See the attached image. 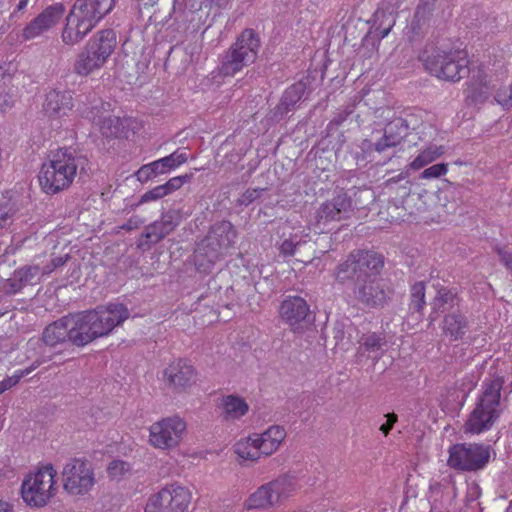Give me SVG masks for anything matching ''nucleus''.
<instances>
[{"instance_id": "1", "label": "nucleus", "mask_w": 512, "mask_h": 512, "mask_svg": "<svg viewBox=\"0 0 512 512\" xmlns=\"http://www.w3.org/2000/svg\"><path fill=\"white\" fill-rule=\"evenodd\" d=\"M127 316V309L121 304H112L70 316V341L76 345H86L108 335Z\"/></svg>"}, {"instance_id": "17", "label": "nucleus", "mask_w": 512, "mask_h": 512, "mask_svg": "<svg viewBox=\"0 0 512 512\" xmlns=\"http://www.w3.org/2000/svg\"><path fill=\"white\" fill-rule=\"evenodd\" d=\"M218 408L222 415L227 418H238L248 411V405L244 400L234 397H224L218 404Z\"/></svg>"}, {"instance_id": "23", "label": "nucleus", "mask_w": 512, "mask_h": 512, "mask_svg": "<svg viewBox=\"0 0 512 512\" xmlns=\"http://www.w3.org/2000/svg\"><path fill=\"white\" fill-rule=\"evenodd\" d=\"M496 100L504 107L512 106V83L509 88L501 89L497 92Z\"/></svg>"}, {"instance_id": "26", "label": "nucleus", "mask_w": 512, "mask_h": 512, "mask_svg": "<svg viewBox=\"0 0 512 512\" xmlns=\"http://www.w3.org/2000/svg\"><path fill=\"white\" fill-rule=\"evenodd\" d=\"M432 157L426 155V154H422L420 155L418 158H416L412 163H411V167L413 169H420L421 167H423L424 165L428 164L429 162L432 161Z\"/></svg>"}, {"instance_id": "30", "label": "nucleus", "mask_w": 512, "mask_h": 512, "mask_svg": "<svg viewBox=\"0 0 512 512\" xmlns=\"http://www.w3.org/2000/svg\"><path fill=\"white\" fill-rule=\"evenodd\" d=\"M41 22H42V19H38V20L34 23V25H35V26H40Z\"/></svg>"}, {"instance_id": "9", "label": "nucleus", "mask_w": 512, "mask_h": 512, "mask_svg": "<svg viewBox=\"0 0 512 512\" xmlns=\"http://www.w3.org/2000/svg\"><path fill=\"white\" fill-rule=\"evenodd\" d=\"M64 490L72 496H81L90 492L95 484L92 466L85 460L75 459L63 470Z\"/></svg>"}, {"instance_id": "11", "label": "nucleus", "mask_w": 512, "mask_h": 512, "mask_svg": "<svg viewBox=\"0 0 512 512\" xmlns=\"http://www.w3.org/2000/svg\"><path fill=\"white\" fill-rule=\"evenodd\" d=\"M287 489L282 483H271L257 489L245 501L248 510L264 509L281 502L287 496Z\"/></svg>"}, {"instance_id": "19", "label": "nucleus", "mask_w": 512, "mask_h": 512, "mask_svg": "<svg viewBox=\"0 0 512 512\" xmlns=\"http://www.w3.org/2000/svg\"><path fill=\"white\" fill-rule=\"evenodd\" d=\"M78 4L98 22L112 9L113 0H81Z\"/></svg>"}, {"instance_id": "12", "label": "nucleus", "mask_w": 512, "mask_h": 512, "mask_svg": "<svg viewBox=\"0 0 512 512\" xmlns=\"http://www.w3.org/2000/svg\"><path fill=\"white\" fill-rule=\"evenodd\" d=\"M259 39L250 31L244 32L233 50L235 64H249L255 61L259 50Z\"/></svg>"}, {"instance_id": "14", "label": "nucleus", "mask_w": 512, "mask_h": 512, "mask_svg": "<svg viewBox=\"0 0 512 512\" xmlns=\"http://www.w3.org/2000/svg\"><path fill=\"white\" fill-rule=\"evenodd\" d=\"M234 452L241 463L256 462L264 456L255 434L237 441Z\"/></svg>"}, {"instance_id": "28", "label": "nucleus", "mask_w": 512, "mask_h": 512, "mask_svg": "<svg viewBox=\"0 0 512 512\" xmlns=\"http://www.w3.org/2000/svg\"><path fill=\"white\" fill-rule=\"evenodd\" d=\"M183 184L182 178H173L170 181H168L165 185H167V192L174 189H178Z\"/></svg>"}, {"instance_id": "27", "label": "nucleus", "mask_w": 512, "mask_h": 512, "mask_svg": "<svg viewBox=\"0 0 512 512\" xmlns=\"http://www.w3.org/2000/svg\"><path fill=\"white\" fill-rule=\"evenodd\" d=\"M396 422L395 415H387V421L385 424L381 425L380 430L387 435L394 423Z\"/></svg>"}, {"instance_id": "29", "label": "nucleus", "mask_w": 512, "mask_h": 512, "mask_svg": "<svg viewBox=\"0 0 512 512\" xmlns=\"http://www.w3.org/2000/svg\"><path fill=\"white\" fill-rule=\"evenodd\" d=\"M0 512H13V506L7 501L0 500Z\"/></svg>"}, {"instance_id": "15", "label": "nucleus", "mask_w": 512, "mask_h": 512, "mask_svg": "<svg viewBox=\"0 0 512 512\" xmlns=\"http://www.w3.org/2000/svg\"><path fill=\"white\" fill-rule=\"evenodd\" d=\"M70 320L66 317L49 325L44 332V341L49 345H55L68 338L70 340Z\"/></svg>"}, {"instance_id": "2", "label": "nucleus", "mask_w": 512, "mask_h": 512, "mask_svg": "<svg viewBox=\"0 0 512 512\" xmlns=\"http://www.w3.org/2000/svg\"><path fill=\"white\" fill-rule=\"evenodd\" d=\"M77 173L75 158L66 150H57L43 162L37 174L40 190L55 195L67 189Z\"/></svg>"}, {"instance_id": "25", "label": "nucleus", "mask_w": 512, "mask_h": 512, "mask_svg": "<svg viewBox=\"0 0 512 512\" xmlns=\"http://www.w3.org/2000/svg\"><path fill=\"white\" fill-rule=\"evenodd\" d=\"M167 185H161L156 187L155 189L151 190L145 196L143 197L144 200H154L157 198H161L165 195H167Z\"/></svg>"}, {"instance_id": "6", "label": "nucleus", "mask_w": 512, "mask_h": 512, "mask_svg": "<svg viewBox=\"0 0 512 512\" xmlns=\"http://www.w3.org/2000/svg\"><path fill=\"white\" fill-rule=\"evenodd\" d=\"M500 388L487 389L465 424V431L478 434L489 429L499 417Z\"/></svg>"}, {"instance_id": "18", "label": "nucleus", "mask_w": 512, "mask_h": 512, "mask_svg": "<svg viewBox=\"0 0 512 512\" xmlns=\"http://www.w3.org/2000/svg\"><path fill=\"white\" fill-rule=\"evenodd\" d=\"M308 307L303 299L285 300L280 308L281 316L287 321L298 320L306 316Z\"/></svg>"}, {"instance_id": "24", "label": "nucleus", "mask_w": 512, "mask_h": 512, "mask_svg": "<svg viewBox=\"0 0 512 512\" xmlns=\"http://www.w3.org/2000/svg\"><path fill=\"white\" fill-rule=\"evenodd\" d=\"M447 167L444 164L433 165L422 173V178H437L441 175L446 174Z\"/></svg>"}, {"instance_id": "16", "label": "nucleus", "mask_w": 512, "mask_h": 512, "mask_svg": "<svg viewBox=\"0 0 512 512\" xmlns=\"http://www.w3.org/2000/svg\"><path fill=\"white\" fill-rule=\"evenodd\" d=\"M185 162V158L182 155H171L162 160L156 161L150 165L142 167L138 171V176L140 179L148 176L152 172H165L167 170L174 169Z\"/></svg>"}, {"instance_id": "21", "label": "nucleus", "mask_w": 512, "mask_h": 512, "mask_svg": "<svg viewBox=\"0 0 512 512\" xmlns=\"http://www.w3.org/2000/svg\"><path fill=\"white\" fill-rule=\"evenodd\" d=\"M191 375L192 370L189 367H184L182 369L175 367L171 369L169 378L171 382L175 383L176 385H183Z\"/></svg>"}, {"instance_id": "3", "label": "nucleus", "mask_w": 512, "mask_h": 512, "mask_svg": "<svg viewBox=\"0 0 512 512\" xmlns=\"http://www.w3.org/2000/svg\"><path fill=\"white\" fill-rule=\"evenodd\" d=\"M56 471L51 465H44L29 472L23 479L20 495L30 508L46 506L55 495Z\"/></svg>"}, {"instance_id": "10", "label": "nucleus", "mask_w": 512, "mask_h": 512, "mask_svg": "<svg viewBox=\"0 0 512 512\" xmlns=\"http://www.w3.org/2000/svg\"><path fill=\"white\" fill-rule=\"evenodd\" d=\"M97 21L77 3L67 18L62 38L67 44H74L87 35Z\"/></svg>"}, {"instance_id": "7", "label": "nucleus", "mask_w": 512, "mask_h": 512, "mask_svg": "<svg viewBox=\"0 0 512 512\" xmlns=\"http://www.w3.org/2000/svg\"><path fill=\"white\" fill-rule=\"evenodd\" d=\"M426 68L437 78L457 81L468 74L469 59L461 50L438 53L427 59Z\"/></svg>"}, {"instance_id": "4", "label": "nucleus", "mask_w": 512, "mask_h": 512, "mask_svg": "<svg viewBox=\"0 0 512 512\" xmlns=\"http://www.w3.org/2000/svg\"><path fill=\"white\" fill-rule=\"evenodd\" d=\"M187 432V422L181 416L162 417L148 427L147 442L157 450L169 451L181 444Z\"/></svg>"}, {"instance_id": "8", "label": "nucleus", "mask_w": 512, "mask_h": 512, "mask_svg": "<svg viewBox=\"0 0 512 512\" xmlns=\"http://www.w3.org/2000/svg\"><path fill=\"white\" fill-rule=\"evenodd\" d=\"M489 448L479 444H454L448 448L447 465L457 471L479 470L489 461Z\"/></svg>"}, {"instance_id": "31", "label": "nucleus", "mask_w": 512, "mask_h": 512, "mask_svg": "<svg viewBox=\"0 0 512 512\" xmlns=\"http://www.w3.org/2000/svg\"><path fill=\"white\" fill-rule=\"evenodd\" d=\"M26 4H27V0H24V1L21 3L20 7L22 8V7L26 6Z\"/></svg>"}, {"instance_id": "13", "label": "nucleus", "mask_w": 512, "mask_h": 512, "mask_svg": "<svg viewBox=\"0 0 512 512\" xmlns=\"http://www.w3.org/2000/svg\"><path fill=\"white\" fill-rule=\"evenodd\" d=\"M255 435L264 456H269L275 453L286 438V432L284 428L280 426H271L263 433Z\"/></svg>"}, {"instance_id": "20", "label": "nucleus", "mask_w": 512, "mask_h": 512, "mask_svg": "<svg viewBox=\"0 0 512 512\" xmlns=\"http://www.w3.org/2000/svg\"><path fill=\"white\" fill-rule=\"evenodd\" d=\"M14 217V205L7 193H0V229L10 226Z\"/></svg>"}, {"instance_id": "22", "label": "nucleus", "mask_w": 512, "mask_h": 512, "mask_svg": "<svg viewBox=\"0 0 512 512\" xmlns=\"http://www.w3.org/2000/svg\"><path fill=\"white\" fill-rule=\"evenodd\" d=\"M128 470L129 466L126 462L115 460L109 464L107 468V473L109 477H111L112 479H117L123 476L126 472H128Z\"/></svg>"}, {"instance_id": "5", "label": "nucleus", "mask_w": 512, "mask_h": 512, "mask_svg": "<svg viewBox=\"0 0 512 512\" xmlns=\"http://www.w3.org/2000/svg\"><path fill=\"white\" fill-rule=\"evenodd\" d=\"M192 492L181 485L171 484L152 494L145 505V512H190Z\"/></svg>"}]
</instances>
